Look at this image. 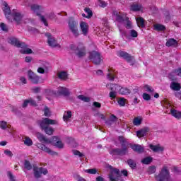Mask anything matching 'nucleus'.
I'll return each instance as SVG.
<instances>
[{
    "instance_id": "nucleus-1",
    "label": "nucleus",
    "mask_w": 181,
    "mask_h": 181,
    "mask_svg": "<svg viewBox=\"0 0 181 181\" xmlns=\"http://www.w3.org/2000/svg\"><path fill=\"white\" fill-rule=\"evenodd\" d=\"M3 11L4 15L10 22L14 21L18 25L22 22V19L23 16L21 14V13L16 11V10H13L11 11V8H9V5L6 1L3 2Z\"/></svg>"
},
{
    "instance_id": "nucleus-2",
    "label": "nucleus",
    "mask_w": 181,
    "mask_h": 181,
    "mask_svg": "<svg viewBox=\"0 0 181 181\" xmlns=\"http://www.w3.org/2000/svg\"><path fill=\"white\" fill-rule=\"evenodd\" d=\"M118 141L122 146V148H112L110 151V154L112 156L115 155L117 156H124V155H127V153H128V148H129V145L131 146V144H129V142H128V139L122 136H119L118 137Z\"/></svg>"
},
{
    "instance_id": "nucleus-3",
    "label": "nucleus",
    "mask_w": 181,
    "mask_h": 181,
    "mask_svg": "<svg viewBox=\"0 0 181 181\" xmlns=\"http://www.w3.org/2000/svg\"><path fill=\"white\" fill-rule=\"evenodd\" d=\"M40 128L47 134V135H52L54 132V129L50 127L49 125H57V122L54 119L44 118L37 122Z\"/></svg>"
},
{
    "instance_id": "nucleus-4",
    "label": "nucleus",
    "mask_w": 181,
    "mask_h": 181,
    "mask_svg": "<svg viewBox=\"0 0 181 181\" xmlns=\"http://www.w3.org/2000/svg\"><path fill=\"white\" fill-rule=\"evenodd\" d=\"M70 49L71 50H72V52H74V54H76L77 57H84V56L87 54L86 46H84V44H83V42H78L76 45L71 44L70 45Z\"/></svg>"
},
{
    "instance_id": "nucleus-5",
    "label": "nucleus",
    "mask_w": 181,
    "mask_h": 181,
    "mask_svg": "<svg viewBox=\"0 0 181 181\" xmlns=\"http://www.w3.org/2000/svg\"><path fill=\"white\" fill-rule=\"evenodd\" d=\"M30 9L34 13H36L37 16H40L41 22H42L45 26L48 25L47 21H46L45 16L40 15V13L45 11L43 6H40L39 4H31Z\"/></svg>"
},
{
    "instance_id": "nucleus-6",
    "label": "nucleus",
    "mask_w": 181,
    "mask_h": 181,
    "mask_svg": "<svg viewBox=\"0 0 181 181\" xmlns=\"http://www.w3.org/2000/svg\"><path fill=\"white\" fill-rule=\"evenodd\" d=\"M156 180L157 181H170V173L167 166H163L159 174L156 175Z\"/></svg>"
},
{
    "instance_id": "nucleus-7",
    "label": "nucleus",
    "mask_w": 181,
    "mask_h": 181,
    "mask_svg": "<svg viewBox=\"0 0 181 181\" xmlns=\"http://www.w3.org/2000/svg\"><path fill=\"white\" fill-rule=\"evenodd\" d=\"M68 27L74 37H78L80 33H78V23L73 18H70L68 21Z\"/></svg>"
},
{
    "instance_id": "nucleus-8",
    "label": "nucleus",
    "mask_w": 181,
    "mask_h": 181,
    "mask_svg": "<svg viewBox=\"0 0 181 181\" xmlns=\"http://www.w3.org/2000/svg\"><path fill=\"white\" fill-rule=\"evenodd\" d=\"M89 60H91L96 66L101 64L103 62V58H101V54L96 51H92L89 53L88 57Z\"/></svg>"
},
{
    "instance_id": "nucleus-9",
    "label": "nucleus",
    "mask_w": 181,
    "mask_h": 181,
    "mask_svg": "<svg viewBox=\"0 0 181 181\" xmlns=\"http://www.w3.org/2000/svg\"><path fill=\"white\" fill-rule=\"evenodd\" d=\"M112 16L115 18V21L119 22V23H122L125 22V21H128V16H127V13L119 12L118 11H113L112 13Z\"/></svg>"
},
{
    "instance_id": "nucleus-10",
    "label": "nucleus",
    "mask_w": 181,
    "mask_h": 181,
    "mask_svg": "<svg viewBox=\"0 0 181 181\" xmlns=\"http://www.w3.org/2000/svg\"><path fill=\"white\" fill-rule=\"evenodd\" d=\"M28 80L33 84H39V81H40V77L32 71V70H29L28 71Z\"/></svg>"
},
{
    "instance_id": "nucleus-11",
    "label": "nucleus",
    "mask_w": 181,
    "mask_h": 181,
    "mask_svg": "<svg viewBox=\"0 0 181 181\" xmlns=\"http://www.w3.org/2000/svg\"><path fill=\"white\" fill-rule=\"evenodd\" d=\"M121 177V171L117 168H114L112 170L110 174L109 175V179L111 181H118Z\"/></svg>"
},
{
    "instance_id": "nucleus-12",
    "label": "nucleus",
    "mask_w": 181,
    "mask_h": 181,
    "mask_svg": "<svg viewBox=\"0 0 181 181\" xmlns=\"http://www.w3.org/2000/svg\"><path fill=\"white\" fill-rule=\"evenodd\" d=\"M34 172V176L36 179L40 177V175H47V169L43 168H37V166H33V168Z\"/></svg>"
},
{
    "instance_id": "nucleus-13",
    "label": "nucleus",
    "mask_w": 181,
    "mask_h": 181,
    "mask_svg": "<svg viewBox=\"0 0 181 181\" xmlns=\"http://www.w3.org/2000/svg\"><path fill=\"white\" fill-rule=\"evenodd\" d=\"M36 146L38 148V149H40L49 155H57V152L52 151L49 147H47L46 145L42 143H37Z\"/></svg>"
},
{
    "instance_id": "nucleus-14",
    "label": "nucleus",
    "mask_w": 181,
    "mask_h": 181,
    "mask_svg": "<svg viewBox=\"0 0 181 181\" xmlns=\"http://www.w3.org/2000/svg\"><path fill=\"white\" fill-rule=\"evenodd\" d=\"M8 43L16 47H26V44L25 42H20L16 37H11L8 38Z\"/></svg>"
},
{
    "instance_id": "nucleus-15",
    "label": "nucleus",
    "mask_w": 181,
    "mask_h": 181,
    "mask_svg": "<svg viewBox=\"0 0 181 181\" xmlns=\"http://www.w3.org/2000/svg\"><path fill=\"white\" fill-rule=\"evenodd\" d=\"M118 57H122V59L126 60L127 63H131L132 60H134V57H132L131 54H128V52L124 51H119L118 52Z\"/></svg>"
},
{
    "instance_id": "nucleus-16",
    "label": "nucleus",
    "mask_w": 181,
    "mask_h": 181,
    "mask_svg": "<svg viewBox=\"0 0 181 181\" xmlns=\"http://www.w3.org/2000/svg\"><path fill=\"white\" fill-rule=\"evenodd\" d=\"M45 36H46V37H47V43H48L49 46H50L51 47H57V40H56V39H54V37H53V35H52V34L47 33H45Z\"/></svg>"
},
{
    "instance_id": "nucleus-17",
    "label": "nucleus",
    "mask_w": 181,
    "mask_h": 181,
    "mask_svg": "<svg viewBox=\"0 0 181 181\" xmlns=\"http://www.w3.org/2000/svg\"><path fill=\"white\" fill-rule=\"evenodd\" d=\"M57 93L59 95H64V97H69V95H70V91L67 88L64 87H59Z\"/></svg>"
},
{
    "instance_id": "nucleus-18",
    "label": "nucleus",
    "mask_w": 181,
    "mask_h": 181,
    "mask_svg": "<svg viewBox=\"0 0 181 181\" xmlns=\"http://www.w3.org/2000/svg\"><path fill=\"white\" fill-rule=\"evenodd\" d=\"M80 28L83 35H84V36H87V33H88V24L82 21L80 23Z\"/></svg>"
},
{
    "instance_id": "nucleus-19",
    "label": "nucleus",
    "mask_w": 181,
    "mask_h": 181,
    "mask_svg": "<svg viewBox=\"0 0 181 181\" xmlns=\"http://www.w3.org/2000/svg\"><path fill=\"white\" fill-rule=\"evenodd\" d=\"M149 131H151L149 127H144L141 130H139L136 132V135H137V136H139L140 138H143V136H146V134H148V132H149Z\"/></svg>"
},
{
    "instance_id": "nucleus-20",
    "label": "nucleus",
    "mask_w": 181,
    "mask_h": 181,
    "mask_svg": "<svg viewBox=\"0 0 181 181\" xmlns=\"http://www.w3.org/2000/svg\"><path fill=\"white\" fill-rule=\"evenodd\" d=\"M165 46H167V47H177V40L173 38H170L167 40Z\"/></svg>"
},
{
    "instance_id": "nucleus-21",
    "label": "nucleus",
    "mask_w": 181,
    "mask_h": 181,
    "mask_svg": "<svg viewBox=\"0 0 181 181\" xmlns=\"http://www.w3.org/2000/svg\"><path fill=\"white\" fill-rule=\"evenodd\" d=\"M36 137L37 138L38 141H40V142H42V144H47V142H49V138H46L45 134L42 133H37Z\"/></svg>"
},
{
    "instance_id": "nucleus-22",
    "label": "nucleus",
    "mask_w": 181,
    "mask_h": 181,
    "mask_svg": "<svg viewBox=\"0 0 181 181\" xmlns=\"http://www.w3.org/2000/svg\"><path fill=\"white\" fill-rule=\"evenodd\" d=\"M132 149L134 151V152H137V153H142L145 148L141 145L139 144H134V145H130Z\"/></svg>"
},
{
    "instance_id": "nucleus-23",
    "label": "nucleus",
    "mask_w": 181,
    "mask_h": 181,
    "mask_svg": "<svg viewBox=\"0 0 181 181\" xmlns=\"http://www.w3.org/2000/svg\"><path fill=\"white\" fill-rule=\"evenodd\" d=\"M171 115L177 119H181V112L175 109H171L170 111Z\"/></svg>"
},
{
    "instance_id": "nucleus-24",
    "label": "nucleus",
    "mask_w": 181,
    "mask_h": 181,
    "mask_svg": "<svg viewBox=\"0 0 181 181\" xmlns=\"http://www.w3.org/2000/svg\"><path fill=\"white\" fill-rule=\"evenodd\" d=\"M170 87L174 91H179L181 88L180 83L174 81L170 83Z\"/></svg>"
},
{
    "instance_id": "nucleus-25",
    "label": "nucleus",
    "mask_w": 181,
    "mask_h": 181,
    "mask_svg": "<svg viewBox=\"0 0 181 181\" xmlns=\"http://www.w3.org/2000/svg\"><path fill=\"white\" fill-rule=\"evenodd\" d=\"M173 74L181 77V68H178L174 70L171 74H169V78H170L171 80H175V78H173Z\"/></svg>"
},
{
    "instance_id": "nucleus-26",
    "label": "nucleus",
    "mask_w": 181,
    "mask_h": 181,
    "mask_svg": "<svg viewBox=\"0 0 181 181\" xmlns=\"http://www.w3.org/2000/svg\"><path fill=\"white\" fill-rule=\"evenodd\" d=\"M57 77L59 78V80H67L69 74H67V72L62 71L57 74Z\"/></svg>"
},
{
    "instance_id": "nucleus-27",
    "label": "nucleus",
    "mask_w": 181,
    "mask_h": 181,
    "mask_svg": "<svg viewBox=\"0 0 181 181\" xmlns=\"http://www.w3.org/2000/svg\"><path fill=\"white\" fill-rule=\"evenodd\" d=\"M136 23L139 28H145V20L142 17L136 18Z\"/></svg>"
},
{
    "instance_id": "nucleus-28",
    "label": "nucleus",
    "mask_w": 181,
    "mask_h": 181,
    "mask_svg": "<svg viewBox=\"0 0 181 181\" xmlns=\"http://www.w3.org/2000/svg\"><path fill=\"white\" fill-rule=\"evenodd\" d=\"M21 49H23L21 50V53L23 54H32L33 53V51L32 49L28 48V45H26V47H21Z\"/></svg>"
},
{
    "instance_id": "nucleus-29",
    "label": "nucleus",
    "mask_w": 181,
    "mask_h": 181,
    "mask_svg": "<svg viewBox=\"0 0 181 181\" xmlns=\"http://www.w3.org/2000/svg\"><path fill=\"white\" fill-rule=\"evenodd\" d=\"M119 93L122 95H128V94H131V90L128 89V88H121Z\"/></svg>"
},
{
    "instance_id": "nucleus-30",
    "label": "nucleus",
    "mask_w": 181,
    "mask_h": 181,
    "mask_svg": "<svg viewBox=\"0 0 181 181\" xmlns=\"http://www.w3.org/2000/svg\"><path fill=\"white\" fill-rule=\"evenodd\" d=\"M150 149H151V151H153V152H162L163 151V148L160 147V146H153L152 144H151L149 146Z\"/></svg>"
},
{
    "instance_id": "nucleus-31",
    "label": "nucleus",
    "mask_w": 181,
    "mask_h": 181,
    "mask_svg": "<svg viewBox=\"0 0 181 181\" xmlns=\"http://www.w3.org/2000/svg\"><path fill=\"white\" fill-rule=\"evenodd\" d=\"M152 160H153V158L151 156H148L141 159V163H143V165H149Z\"/></svg>"
},
{
    "instance_id": "nucleus-32",
    "label": "nucleus",
    "mask_w": 181,
    "mask_h": 181,
    "mask_svg": "<svg viewBox=\"0 0 181 181\" xmlns=\"http://www.w3.org/2000/svg\"><path fill=\"white\" fill-rule=\"evenodd\" d=\"M106 87L111 91H117V87H118V85L109 83L106 85Z\"/></svg>"
},
{
    "instance_id": "nucleus-33",
    "label": "nucleus",
    "mask_w": 181,
    "mask_h": 181,
    "mask_svg": "<svg viewBox=\"0 0 181 181\" xmlns=\"http://www.w3.org/2000/svg\"><path fill=\"white\" fill-rule=\"evenodd\" d=\"M141 8H142V6L141 4H132L131 6V11H133L134 12H138V11H141Z\"/></svg>"
},
{
    "instance_id": "nucleus-34",
    "label": "nucleus",
    "mask_w": 181,
    "mask_h": 181,
    "mask_svg": "<svg viewBox=\"0 0 181 181\" xmlns=\"http://www.w3.org/2000/svg\"><path fill=\"white\" fill-rule=\"evenodd\" d=\"M133 124L136 127H139V125H141V124H142V119H141V117H135L134 119V120H133Z\"/></svg>"
},
{
    "instance_id": "nucleus-35",
    "label": "nucleus",
    "mask_w": 181,
    "mask_h": 181,
    "mask_svg": "<svg viewBox=\"0 0 181 181\" xmlns=\"http://www.w3.org/2000/svg\"><path fill=\"white\" fill-rule=\"evenodd\" d=\"M154 29H155V30H157L158 32H160L162 30H165L166 27H165V25H163L156 24V25H154Z\"/></svg>"
},
{
    "instance_id": "nucleus-36",
    "label": "nucleus",
    "mask_w": 181,
    "mask_h": 181,
    "mask_svg": "<svg viewBox=\"0 0 181 181\" xmlns=\"http://www.w3.org/2000/svg\"><path fill=\"white\" fill-rule=\"evenodd\" d=\"M127 164L132 169H135V168H136V162L133 159L127 160Z\"/></svg>"
},
{
    "instance_id": "nucleus-37",
    "label": "nucleus",
    "mask_w": 181,
    "mask_h": 181,
    "mask_svg": "<svg viewBox=\"0 0 181 181\" xmlns=\"http://www.w3.org/2000/svg\"><path fill=\"white\" fill-rule=\"evenodd\" d=\"M23 142L27 146H32V145H33V141H32V139L28 136L24 139Z\"/></svg>"
},
{
    "instance_id": "nucleus-38",
    "label": "nucleus",
    "mask_w": 181,
    "mask_h": 181,
    "mask_svg": "<svg viewBox=\"0 0 181 181\" xmlns=\"http://www.w3.org/2000/svg\"><path fill=\"white\" fill-rule=\"evenodd\" d=\"M78 100H81V101H84V103H90L91 99L89 97H86L83 95H79L78 96Z\"/></svg>"
},
{
    "instance_id": "nucleus-39",
    "label": "nucleus",
    "mask_w": 181,
    "mask_h": 181,
    "mask_svg": "<svg viewBox=\"0 0 181 181\" xmlns=\"http://www.w3.org/2000/svg\"><path fill=\"white\" fill-rule=\"evenodd\" d=\"M53 146H56V148H58L59 149H63V148H64V144L63 142L59 140L57 142L53 143Z\"/></svg>"
},
{
    "instance_id": "nucleus-40",
    "label": "nucleus",
    "mask_w": 181,
    "mask_h": 181,
    "mask_svg": "<svg viewBox=\"0 0 181 181\" xmlns=\"http://www.w3.org/2000/svg\"><path fill=\"white\" fill-rule=\"evenodd\" d=\"M71 118V112L68 111L67 112H65L63 116L64 121H68Z\"/></svg>"
},
{
    "instance_id": "nucleus-41",
    "label": "nucleus",
    "mask_w": 181,
    "mask_h": 181,
    "mask_svg": "<svg viewBox=\"0 0 181 181\" xmlns=\"http://www.w3.org/2000/svg\"><path fill=\"white\" fill-rule=\"evenodd\" d=\"M147 172L148 175H153L156 172V166L152 165L148 167Z\"/></svg>"
},
{
    "instance_id": "nucleus-42",
    "label": "nucleus",
    "mask_w": 181,
    "mask_h": 181,
    "mask_svg": "<svg viewBox=\"0 0 181 181\" xmlns=\"http://www.w3.org/2000/svg\"><path fill=\"white\" fill-rule=\"evenodd\" d=\"M24 167L25 169H27V170H32V164H30V162H29V160H25Z\"/></svg>"
},
{
    "instance_id": "nucleus-43",
    "label": "nucleus",
    "mask_w": 181,
    "mask_h": 181,
    "mask_svg": "<svg viewBox=\"0 0 181 181\" xmlns=\"http://www.w3.org/2000/svg\"><path fill=\"white\" fill-rule=\"evenodd\" d=\"M85 12L88 14L86 18L87 19H90L93 16V11L89 8H85Z\"/></svg>"
},
{
    "instance_id": "nucleus-44",
    "label": "nucleus",
    "mask_w": 181,
    "mask_h": 181,
    "mask_svg": "<svg viewBox=\"0 0 181 181\" xmlns=\"http://www.w3.org/2000/svg\"><path fill=\"white\" fill-rule=\"evenodd\" d=\"M109 72L107 75V78L109 79L110 81H114L115 80V76L114 74L110 73V69L107 70Z\"/></svg>"
},
{
    "instance_id": "nucleus-45",
    "label": "nucleus",
    "mask_w": 181,
    "mask_h": 181,
    "mask_svg": "<svg viewBox=\"0 0 181 181\" xmlns=\"http://www.w3.org/2000/svg\"><path fill=\"white\" fill-rule=\"evenodd\" d=\"M57 136H53L50 139H49V142H47V144H52L53 145V144H56V142H57Z\"/></svg>"
},
{
    "instance_id": "nucleus-46",
    "label": "nucleus",
    "mask_w": 181,
    "mask_h": 181,
    "mask_svg": "<svg viewBox=\"0 0 181 181\" xmlns=\"http://www.w3.org/2000/svg\"><path fill=\"white\" fill-rule=\"evenodd\" d=\"M86 173H88L89 175H95L97 173V169L92 168V169H88L85 170Z\"/></svg>"
},
{
    "instance_id": "nucleus-47",
    "label": "nucleus",
    "mask_w": 181,
    "mask_h": 181,
    "mask_svg": "<svg viewBox=\"0 0 181 181\" xmlns=\"http://www.w3.org/2000/svg\"><path fill=\"white\" fill-rule=\"evenodd\" d=\"M44 115L45 117H50V115H52V113L50 112V110H49V107H45L44 108Z\"/></svg>"
},
{
    "instance_id": "nucleus-48",
    "label": "nucleus",
    "mask_w": 181,
    "mask_h": 181,
    "mask_svg": "<svg viewBox=\"0 0 181 181\" xmlns=\"http://www.w3.org/2000/svg\"><path fill=\"white\" fill-rule=\"evenodd\" d=\"M144 88L147 93H153L155 91V90L152 87L149 86V85H145Z\"/></svg>"
},
{
    "instance_id": "nucleus-49",
    "label": "nucleus",
    "mask_w": 181,
    "mask_h": 181,
    "mask_svg": "<svg viewBox=\"0 0 181 181\" xmlns=\"http://www.w3.org/2000/svg\"><path fill=\"white\" fill-rule=\"evenodd\" d=\"M0 128L1 129H5L6 128H8V123L5 121H0Z\"/></svg>"
},
{
    "instance_id": "nucleus-50",
    "label": "nucleus",
    "mask_w": 181,
    "mask_h": 181,
    "mask_svg": "<svg viewBox=\"0 0 181 181\" xmlns=\"http://www.w3.org/2000/svg\"><path fill=\"white\" fill-rule=\"evenodd\" d=\"M117 103L119 105H120V107H125V98H119Z\"/></svg>"
},
{
    "instance_id": "nucleus-51",
    "label": "nucleus",
    "mask_w": 181,
    "mask_h": 181,
    "mask_svg": "<svg viewBox=\"0 0 181 181\" xmlns=\"http://www.w3.org/2000/svg\"><path fill=\"white\" fill-rule=\"evenodd\" d=\"M72 152L74 155H75V156H79V158H83V156H84L83 153H81L80 151L77 150H73Z\"/></svg>"
},
{
    "instance_id": "nucleus-52",
    "label": "nucleus",
    "mask_w": 181,
    "mask_h": 181,
    "mask_svg": "<svg viewBox=\"0 0 181 181\" xmlns=\"http://www.w3.org/2000/svg\"><path fill=\"white\" fill-rule=\"evenodd\" d=\"M129 33H130V36H132V37H138V32H136V30H132L129 31Z\"/></svg>"
},
{
    "instance_id": "nucleus-53",
    "label": "nucleus",
    "mask_w": 181,
    "mask_h": 181,
    "mask_svg": "<svg viewBox=\"0 0 181 181\" xmlns=\"http://www.w3.org/2000/svg\"><path fill=\"white\" fill-rule=\"evenodd\" d=\"M0 28L4 32H8V26L4 23H0Z\"/></svg>"
},
{
    "instance_id": "nucleus-54",
    "label": "nucleus",
    "mask_w": 181,
    "mask_h": 181,
    "mask_svg": "<svg viewBox=\"0 0 181 181\" xmlns=\"http://www.w3.org/2000/svg\"><path fill=\"white\" fill-rule=\"evenodd\" d=\"M8 177L9 179V180L11 181H15L16 180V177L15 176H13V174H12V173L11 172H8Z\"/></svg>"
},
{
    "instance_id": "nucleus-55",
    "label": "nucleus",
    "mask_w": 181,
    "mask_h": 181,
    "mask_svg": "<svg viewBox=\"0 0 181 181\" xmlns=\"http://www.w3.org/2000/svg\"><path fill=\"white\" fill-rule=\"evenodd\" d=\"M143 98L146 101H149V100H151V95L148 94V93H143Z\"/></svg>"
},
{
    "instance_id": "nucleus-56",
    "label": "nucleus",
    "mask_w": 181,
    "mask_h": 181,
    "mask_svg": "<svg viewBox=\"0 0 181 181\" xmlns=\"http://www.w3.org/2000/svg\"><path fill=\"white\" fill-rule=\"evenodd\" d=\"M4 153L5 155H6L7 156H9L10 158H12V156H13V153H12V151L9 150H5Z\"/></svg>"
},
{
    "instance_id": "nucleus-57",
    "label": "nucleus",
    "mask_w": 181,
    "mask_h": 181,
    "mask_svg": "<svg viewBox=\"0 0 181 181\" xmlns=\"http://www.w3.org/2000/svg\"><path fill=\"white\" fill-rule=\"evenodd\" d=\"M165 22H169L170 21V15L169 14V11H165Z\"/></svg>"
},
{
    "instance_id": "nucleus-58",
    "label": "nucleus",
    "mask_w": 181,
    "mask_h": 181,
    "mask_svg": "<svg viewBox=\"0 0 181 181\" xmlns=\"http://www.w3.org/2000/svg\"><path fill=\"white\" fill-rule=\"evenodd\" d=\"M110 119L111 120L112 122H117L118 118L115 115H111L110 117Z\"/></svg>"
},
{
    "instance_id": "nucleus-59",
    "label": "nucleus",
    "mask_w": 181,
    "mask_h": 181,
    "mask_svg": "<svg viewBox=\"0 0 181 181\" xmlns=\"http://www.w3.org/2000/svg\"><path fill=\"white\" fill-rule=\"evenodd\" d=\"M109 95H110V98L115 99V97H117V91H111L109 93Z\"/></svg>"
},
{
    "instance_id": "nucleus-60",
    "label": "nucleus",
    "mask_w": 181,
    "mask_h": 181,
    "mask_svg": "<svg viewBox=\"0 0 181 181\" xmlns=\"http://www.w3.org/2000/svg\"><path fill=\"white\" fill-rule=\"evenodd\" d=\"M37 71V73H40V74H45V73H47L42 67H39Z\"/></svg>"
},
{
    "instance_id": "nucleus-61",
    "label": "nucleus",
    "mask_w": 181,
    "mask_h": 181,
    "mask_svg": "<svg viewBox=\"0 0 181 181\" xmlns=\"http://www.w3.org/2000/svg\"><path fill=\"white\" fill-rule=\"evenodd\" d=\"M41 67H42V69L45 70V71H46V72L47 73V71H49V64L48 63H45L44 64H43V66H41Z\"/></svg>"
},
{
    "instance_id": "nucleus-62",
    "label": "nucleus",
    "mask_w": 181,
    "mask_h": 181,
    "mask_svg": "<svg viewBox=\"0 0 181 181\" xmlns=\"http://www.w3.org/2000/svg\"><path fill=\"white\" fill-rule=\"evenodd\" d=\"M99 6H100V8H105V6H107V3L104 1H100Z\"/></svg>"
},
{
    "instance_id": "nucleus-63",
    "label": "nucleus",
    "mask_w": 181,
    "mask_h": 181,
    "mask_svg": "<svg viewBox=\"0 0 181 181\" xmlns=\"http://www.w3.org/2000/svg\"><path fill=\"white\" fill-rule=\"evenodd\" d=\"M105 124H106V125H107V127H111V125H112V124H114V122H112L111 119H109L105 121Z\"/></svg>"
},
{
    "instance_id": "nucleus-64",
    "label": "nucleus",
    "mask_w": 181,
    "mask_h": 181,
    "mask_svg": "<svg viewBox=\"0 0 181 181\" xmlns=\"http://www.w3.org/2000/svg\"><path fill=\"white\" fill-rule=\"evenodd\" d=\"M28 104H29V100H25L22 105L23 108H26Z\"/></svg>"
}]
</instances>
